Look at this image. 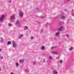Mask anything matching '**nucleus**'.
<instances>
[{
  "label": "nucleus",
  "instance_id": "obj_1",
  "mask_svg": "<svg viewBox=\"0 0 74 74\" xmlns=\"http://www.w3.org/2000/svg\"><path fill=\"white\" fill-rule=\"evenodd\" d=\"M63 29V27H60L58 29V32L56 33L55 37H59V34H60V31L62 30V29Z\"/></svg>",
  "mask_w": 74,
  "mask_h": 74
},
{
  "label": "nucleus",
  "instance_id": "obj_2",
  "mask_svg": "<svg viewBox=\"0 0 74 74\" xmlns=\"http://www.w3.org/2000/svg\"><path fill=\"white\" fill-rule=\"evenodd\" d=\"M4 15L2 16L0 18V21L3 22L4 21Z\"/></svg>",
  "mask_w": 74,
  "mask_h": 74
},
{
  "label": "nucleus",
  "instance_id": "obj_3",
  "mask_svg": "<svg viewBox=\"0 0 74 74\" xmlns=\"http://www.w3.org/2000/svg\"><path fill=\"white\" fill-rule=\"evenodd\" d=\"M64 13L62 14V16H59V18H61V19H64V16L63 15Z\"/></svg>",
  "mask_w": 74,
  "mask_h": 74
},
{
  "label": "nucleus",
  "instance_id": "obj_4",
  "mask_svg": "<svg viewBox=\"0 0 74 74\" xmlns=\"http://www.w3.org/2000/svg\"><path fill=\"white\" fill-rule=\"evenodd\" d=\"M12 42L13 47H14V48H15L16 47V44H15V42H14V41H13Z\"/></svg>",
  "mask_w": 74,
  "mask_h": 74
},
{
  "label": "nucleus",
  "instance_id": "obj_5",
  "mask_svg": "<svg viewBox=\"0 0 74 74\" xmlns=\"http://www.w3.org/2000/svg\"><path fill=\"white\" fill-rule=\"evenodd\" d=\"M52 53H53V55H55V54H56V55H57L58 54V52L56 51H54L52 52Z\"/></svg>",
  "mask_w": 74,
  "mask_h": 74
},
{
  "label": "nucleus",
  "instance_id": "obj_6",
  "mask_svg": "<svg viewBox=\"0 0 74 74\" xmlns=\"http://www.w3.org/2000/svg\"><path fill=\"white\" fill-rule=\"evenodd\" d=\"M15 18V16H11L10 19L11 20H13Z\"/></svg>",
  "mask_w": 74,
  "mask_h": 74
},
{
  "label": "nucleus",
  "instance_id": "obj_7",
  "mask_svg": "<svg viewBox=\"0 0 74 74\" xmlns=\"http://www.w3.org/2000/svg\"><path fill=\"white\" fill-rule=\"evenodd\" d=\"M20 23V21H17L15 23V24H16L17 25H18Z\"/></svg>",
  "mask_w": 74,
  "mask_h": 74
},
{
  "label": "nucleus",
  "instance_id": "obj_8",
  "mask_svg": "<svg viewBox=\"0 0 74 74\" xmlns=\"http://www.w3.org/2000/svg\"><path fill=\"white\" fill-rule=\"evenodd\" d=\"M53 74H58V72H57V71H55V70H54L53 71Z\"/></svg>",
  "mask_w": 74,
  "mask_h": 74
},
{
  "label": "nucleus",
  "instance_id": "obj_9",
  "mask_svg": "<svg viewBox=\"0 0 74 74\" xmlns=\"http://www.w3.org/2000/svg\"><path fill=\"white\" fill-rule=\"evenodd\" d=\"M19 15L20 17H22L23 16V13L22 12H21L20 14H19Z\"/></svg>",
  "mask_w": 74,
  "mask_h": 74
},
{
  "label": "nucleus",
  "instance_id": "obj_10",
  "mask_svg": "<svg viewBox=\"0 0 74 74\" xmlns=\"http://www.w3.org/2000/svg\"><path fill=\"white\" fill-rule=\"evenodd\" d=\"M11 42L10 41H9L7 43V45H10V44H11Z\"/></svg>",
  "mask_w": 74,
  "mask_h": 74
},
{
  "label": "nucleus",
  "instance_id": "obj_11",
  "mask_svg": "<svg viewBox=\"0 0 74 74\" xmlns=\"http://www.w3.org/2000/svg\"><path fill=\"white\" fill-rule=\"evenodd\" d=\"M16 66L17 67H18V66H19V64L18 63H16Z\"/></svg>",
  "mask_w": 74,
  "mask_h": 74
},
{
  "label": "nucleus",
  "instance_id": "obj_12",
  "mask_svg": "<svg viewBox=\"0 0 74 74\" xmlns=\"http://www.w3.org/2000/svg\"><path fill=\"white\" fill-rule=\"evenodd\" d=\"M71 14L72 16H74V12H73V10H72L71 12Z\"/></svg>",
  "mask_w": 74,
  "mask_h": 74
},
{
  "label": "nucleus",
  "instance_id": "obj_13",
  "mask_svg": "<svg viewBox=\"0 0 74 74\" xmlns=\"http://www.w3.org/2000/svg\"><path fill=\"white\" fill-rule=\"evenodd\" d=\"M22 37H23V35H21L19 37V39H21V38H22Z\"/></svg>",
  "mask_w": 74,
  "mask_h": 74
},
{
  "label": "nucleus",
  "instance_id": "obj_14",
  "mask_svg": "<svg viewBox=\"0 0 74 74\" xmlns=\"http://www.w3.org/2000/svg\"><path fill=\"white\" fill-rule=\"evenodd\" d=\"M23 62H24L23 60H21L19 62H20V63H23Z\"/></svg>",
  "mask_w": 74,
  "mask_h": 74
},
{
  "label": "nucleus",
  "instance_id": "obj_15",
  "mask_svg": "<svg viewBox=\"0 0 74 74\" xmlns=\"http://www.w3.org/2000/svg\"><path fill=\"white\" fill-rule=\"evenodd\" d=\"M24 28H25V29H28V27H27V26H24Z\"/></svg>",
  "mask_w": 74,
  "mask_h": 74
},
{
  "label": "nucleus",
  "instance_id": "obj_16",
  "mask_svg": "<svg viewBox=\"0 0 74 74\" xmlns=\"http://www.w3.org/2000/svg\"><path fill=\"white\" fill-rule=\"evenodd\" d=\"M2 43H3V42H4V40L3 39H1L0 41Z\"/></svg>",
  "mask_w": 74,
  "mask_h": 74
},
{
  "label": "nucleus",
  "instance_id": "obj_17",
  "mask_svg": "<svg viewBox=\"0 0 74 74\" xmlns=\"http://www.w3.org/2000/svg\"><path fill=\"white\" fill-rule=\"evenodd\" d=\"M38 8H37L36 10H35V11H36V12H38Z\"/></svg>",
  "mask_w": 74,
  "mask_h": 74
},
{
  "label": "nucleus",
  "instance_id": "obj_18",
  "mask_svg": "<svg viewBox=\"0 0 74 74\" xmlns=\"http://www.w3.org/2000/svg\"><path fill=\"white\" fill-rule=\"evenodd\" d=\"M60 64H61V63H62V60H60Z\"/></svg>",
  "mask_w": 74,
  "mask_h": 74
},
{
  "label": "nucleus",
  "instance_id": "obj_19",
  "mask_svg": "<svg viewBox=\"0 0 74 74\" xmlns=\"http://www.w3.org/2000/svg\"><path fill=\"white\" fill-rule=\"evenodd\" d=\"M73 47H71V48L70 49V51H72V50H73Z\"/></svg>",
  "mask_w": 74,
  "mask_h": 74
},
{
  "label": "nucleus",
  "instance_id": "obj_20",
  "mask_svg": "<svg viewBox=\"0 0 74 74\" xmlns=\"http://www.w3.org/2000/svg\"><path fill=\"white\" fill-rule=\"evenodd\" d=\"M45 49V47H42V49Z\"/></svg>",
  "mask_w": 74,
  "mask_h": 74
},
{
  "label": "nucleus",
  "instance_id": "obj_21",
  "mask_svg": "<svg viewBox=\"0 0 74 74\" xmlns=\"http://www.w3.org/2000/svg\"><path fill=\"white\" fill-rule=\"evenodd\" d=\"M34 65H35V64H36V62H34L33 63Z\"/></svg>",
  "mask_w": 74,
  "mask_h": 74
},
{
  "label": "nucleus",
  "instance_id": "obj_22",
  "mask_svg": "<svg viewBox=\"0 0 74 74\" xmlns=\"http://www.w3.org/2000/svg\"><path fill=\"white\" fill-rule=\"evenodd\" d=\"M8 26H11V23H9V25H8Z\"/></svg>",
  "mask_w": 74,
  "mask_h": 74
},
{
  "label": "nucleus",
  "instance_id": "obj_23",
  "mask_svg": "<svg viewBox=\"0 0 74 74\" xmlns=\"http://www.w3.org/2000/svg\"><path fill=\"white\" fill-rule=\"evenodd\" d=\"M52 59V57L51 56H50L49 57V59Z\"/></svg>",
  "mask_w": 74,
  "mask_h": 74
},
{
  "label": "nucleus",
  "instance_id": "obj_24",
  "mask_svg": "<svg viewBox=\"0 0 74 74\" xmlns=\"http://www.w3.org/2000/svg\"><path fill=\"white\" fill-rule=\"evenodd\" d=\"M27 69H26L25 71V72L27 73Z\"/></svg>",
  "mask_w": 74,
  "mask_h": 74
},
{
  "label": "nucleus",
  "instance_id": "obj_25",
  "mask_svg": "<svg viewBox=\"0 0 74 74\" xmlns=\"http://www.w3.org/2000/svg\"><path fill=\"white\" fill-rule=\"evenodd\" d=\"M43 32V29H42L41 31V33H42V32Z\"/></svg>",
  "mask_w": 74,
  "mask_h": 74
},
{
  "label": "nucleus",
  "instance_id": "obj_26",
  "mask_svg": "<svg viewBox=\"0 0 74 74\" xmlns=\"http://www.w3.org/2000/svg\"><path fill=\"white\" fill-rule=\"evenodd\" d=\"M55 48V47H51V48L52 49H54V48Z\"/></svg>",
  "mask_w": 74,
  "mask_h": 74
},
{
  "label": "nucleus",
  "instance_id": "obj_27",
  "mask_svg": "<svg viewBox=\"0 0 74 74\" xmlns=\"http://www.w3.org/2000/svg\"><path fill=\"white\" fill-rule=\"evenodd\" d=\"M44 61H45V60L44 59H43L42 61V62H44Z\"/></svg>",
  "mask_w": 74,
  "mask_h": 74
},
{
  "label": "nucleus",
  "instance_id": "obj_28",
  "mask_svg": "<svg viewBox=\"0 0 74 74\" xmlns=\"http://www.w3.org/2000/svg\"><path fill=\"white\" fill-rule=\"evenodd\" d=\"M66 36L67 37H69V35H66Z\"/></svg>",
  "mask_w": 74,
  "mask_h": 74
},
{
  "label": "nucleus",
  "instance_id": "obj_29",
  "mask_svg": "<svg viewBox=\"0 0 74 74\" xmlns=\"http://www.w3.org/2000/svg\"><path fill=\"white\" fill-rule=\"evenodd\" d=\"M33 37L32 36L31 37V39H33Z\"/></svg>",
  "mask_w": 74,
  "mask_h": 74
},
{
  "label": "nucleus",
  "instance_id": "obj_30",
  "mask_svg": "<svg viewBox=\"0 0 74 74\" xmlns=\"http://www.w3.org/2000/svg\"><path fill=\"white\" fill-rule=\"evenodd\" d=\"M3 57H1V59H3Z\"/></svg>",
  "mask_w": 74,
  "mask_h": 74
},
{
  "label": "nucleus",
  "instance_id": "obj_31",
  "mask_svg": "<svg viewBox=\"0 0 74 74\" xmlns=\"http://www.w3.org/2000/svg\"><path fill=\"white\" fill-rule=\"evenodd\" d=\"M10 74H14V73H13L12 72H11L10 73Z\"/></svg>",
  "mask_w": 74,
  "mask_h": 74
},
{
  "label": "nucleus",
  "instance_id": "obj_32",
  "mask_svg": "<svg viewBox=\"0 0 74 74\" xmlns=\"http://www.w3.org/2000/svg\"><path fill=\"white\" fill-rule=\"evenodd\" d=\"M45 17H42L41 18H44Z\"/></svg>",
  "mask_w": 74,
  "mask_h": 74
},
{
  "label": "nucleus",
  "instance_id": "obj_33",
  "mask_svg": "<svg viewBox=\"0 0 74 74\" xmlns=\"http://www.w3.org/2000/svg\"><path fill=\"white\" fill-rule=\"evenodd\" d=\"M62 23H64V22H63V21H62Z\"/></svg>",
  "mask_w": 74,
  "mask_h": 74
},
{
  "label": "nucleus",
  "instance_id": "obj_34",
  "mask_svg": "<svg viewBox=\"0 0 74 74\" xmlns=\"http://www.w3.org/2000/svg\"><path fill=\"white\" fill-rule=\"evenodd\" d=\"M10 3H11V1H10Z\"/></svg>",
  "mask_w": 74,
  "mask_h": 74
},
{
  "label": "nucleus",
  "instance_id": "obj_35",
  "mask_svg": "<svg viewBox=\"0 0 74 74\" xmlns=\"http://www.w3.org/2000/svg\"><path fill=\"white\" fill-rule=\"evenodd\" d=\"M1 71V67H0V71Z\"/></svg>",
  "mask_w": 74,
  "mask_h": 74
},
{
  "label": "nucleus",
  "instance_id": "obj_36",
  "mask_svg": "<svg viewBox=\"0 0 74 74\" xmlns=\"http://www.w3.org/2000/svg\"><path fill=\"white\" fill-rule=\"evenodd\" d=\"M28 1H30V0H27Z\"/></svg>",
  "mask_w": 74,
  "mask_h": 74
},
{
  "label": "nucleus",
  "instance_id": "obj_37",
  "mask_svg": "<svg viewBox=\"0 0 74 74\" xmlns=\"http://www.w3.org/2000/svg\"><path fill=\"white\" fill-rule=\"evenodd\" d=\"M1 51V49H0V51Z\"/></svg>",
  "mask_w": 74,
  "mask_h": 74
},
{
  "label": "nucleus",
  "instance_id": "obj_38",
  "mask_svg": "<svg viewBox=\"0 0 74 74\" xmlns=\"http://www.w3.org/2000/svg\"><path fill=\"white\" fill-rule=\"evenodd\" d=\"M67 1H69V0H67Z\"/></svg>",
  "mask_w": 74,
  "mask_h": 74
}]
</instances>
